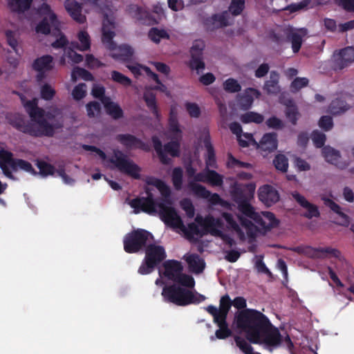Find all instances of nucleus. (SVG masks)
I'll use <instances>...</instances> for the list:
<instances>
[{
    "label": "nucleus",
    "mask_w": 354,
    "mask_h": 354,
    "mask_svg": "<svg viewBox=\"0 0 354 354\" xmlns=\"http://www.w3.org/2000/svg\"><path fill=\"white\" fill-rule=\"evenodd\" d=\"M146 182L147 196L133 199L129 202L134 214L141 211L149 214H157L166 225L186 233L190 241H197L203 234L207 233L225 239L221 230L222 222L211 216L205 218L197 217L196 221L200 226L191 223L186 228L180 216L171 206L169 198L171 190L169 186L163 181L151 177L148 178Z\"/></svg>",
    "instance_id": "obj_1"
},
{
    "label": "nucleus",
    "mask_w": 354,
    "mask_h": 354,
    "mask_svg": "<svg viewBox=\"0 0 354 354\" xmlns=\"http://www.w3.org/2000/svg\"><path fill=\"white\" fill-rule=\"evenodd\" d=\"M233 326L251 343L262 345L270 351L278 347L282 341L278 328L257 310L245 309L237 313Z\"/></svg>",
    "instance_id": "obj_2"
},
{
    "label": "nucleus",
    "mask_w": 354,
    "mask_h": 354,
    "mask_svg": "<svg viewBox=\"0 0 354 354\" xmlns=\"http://www.w3.org/2000/svg\"><path fill=\"white\" fill-rule=\"evenodd\" d=\"M37 99L24 102L31 121L26 123L19 114L10 115L8 120L19 131L35 136H52L62 127L63 115L60 109L51 107L47 112L37 106Z\"/></svg>",
    "instance_id": "obj_3"
},
{
    "label": "nucleus",
    "mask_w": 354,
    "mask_h": 354,
    "mask_svg": "<svg viewBox=\"0 0 354 354\" xmlns=\"http://www.w3.org/2000/svg\"><path fill=\"white\" fill-rule=\"evenodd\" d=\"M163 266L164 275L166 277L185 287L176 285L164 287L162 295L165 300L178 306H186L205 300L203 295L194 294L191 290L187 289L193 288L195 281L192 277L182 273L183 266L180 262L170 260L165 262Z\"/></svg>",
    "instance_id": "obj_4"
},
{
    "label": "nucleus",
    "mask_w": 354,
    "mask_h": 354,
    "mask_svg": "<svg viewBox=\"0 0 354 354\" xmlns=\"http://www.w3.org/2000/svg\"><path fill=\"white\" fill-rule=\"evenodd\" d=\"M101 10L103 15L102 39L104 45L111 50V55L113 58L124 61L127 60L133 54V49L127 45L116 46L112 40L115 36V12H116V9L106 6L102 8Z\"/></svg>",
    "instance_id": "obj_5"
},
{
    "label": "nucleus",
    "mask_w": 354,
    "mask_h": 354,
    "mask_svg": "<svg viewBox=\"0 0 354 354\" xmlns=\"http://www.w3.org/2000/svg\"><path fill=\"white\" fill-rule=\"evenodd\" d=\"M83 149L99 157L106 167L116 168L122 173L136 179L140 178V168L122 152L114 151L113 156L108 159L105 153L96 147L85 145H83Z\"/></svg>",
    "instance_id": "obj_6"
},
{
    "label": "nucleus",
    "mask_w": 354,
    "mask_h": 354,
    "mask_svg": "<svg viewBox=\"0 0 354 354\" xmlns=\"http://www.w3.org/2000/svg\"><path fill=\"white\" fill-rule=\"evenodd\" d=\"M169 131L172 139L175 140L165 145L164 148H162V143L158 138H153L154 149L163 164H168L169 162L170 159L167 156V153L171 156H178L179 155L178 140L182 137V131L178 122V113L176 106H171L170 109Z\"/></svg>",
    "instance_id": "obj_7"
},
{
    "label": "nucleus",
    "mask_w": 354,
    "mask_h": 354,
    "mask_svg": "<svg viewBox=\"0 0 354 354\" xmlns=\"http://www.w3.org/2000/svg\"><path fill=\"white\" fill-rule=\"evenodd\" d=\"M38 12L43 16V19L36 27L37 32L46 35L53 32L56 36V40L52 42V46L55 48L64 47L67 43V39L59 30V21L55 13L46 3L41 4L38 8Z\"/></svg>",
    "instance_id": "obj_8"
},
{
    "label": "nucleus",
    "mask_w": 354,
    "mask_h": 354,
    "mask_svg": "<svg viewBox=\"0 0 354 354\" xmlns=\"http://www.w3.org/2000/svg\"><path fill=\"white\" fill-rule=\"evenodd\" d=\"M198 182L207 183L213 186H221L223 178L215 171L206 168L205 171L197 173L193 179L188 180L187 188L190 192L197 196H207L209 195V191L198 184Z\"/></svg>",
    "instance_id": "obj_9"
},
{
    "label": "nucleus",
    "mask_w": 354,
    "mask_h": 354,
    "mask_svg": "<svg viewBox=\"0 0 354 354\" xmlns=\"http://www.w3.org/2000/svg\"><path fill=\"white\" fill-rule=\"evenodd\" d=\"M0 167L4 175L10 178H12V170H23L33 175L37 174L29 162L21 159H13L12 153L4 149L0 150Z\"/></svg>",
    "instance_id": "obj_10"
},
{
    "label": "nucleus",
    "mask_w": 354,
    "mask_h": 354,
    "mask_svg": "<svg viewBox=\"0 0 354 354\" xmlns=\"http://www.w3.org/2000/svg\"><path fill=\"white\" fill-rule=\"evenodd\" d=\"M239 208L242 213L252 218L263 230H270L277 225V221L274 214L270 212H256L248 203L239 204Z\"/></svg>",
    "instance_id": "obj_11"
},
{
    "label": "nucleus",
    "mask_w": 354,
    "mask_h": 354,
    "mask_svg": "<svg viewBox=\"0 0 354 354\" xmlns=\"http://www.w3.org/2000/svg\"><path fill=\"white\" fill-rule=\"evenodd\" d=\"M152 238L151 234L144 230H137L127 234L124 239V249L127 252H136Z\"/></svg>",
    "instance_id": "obj_12"
},
{
    "label": "nucleus",
    "mask_w": 354,
    "mask_h": 354,
    "mask_svg": "<svg viewBox=\"0 0 354 354\" xmlns=\"http://www.w3.org/2000/svg\"><path fill=\"white\" fill-rule=\"evenodd\" d=\"M204 46L203 41L197 40L194 42L190 50L192 59L189 66L192 70H195L198 74L203 72L205 67L202 57V51Z\"/></svg>",
    "instance_id": "obj_13"
},
{
    "label": "nucleus",
    "mask_w": 354,
    "mask_h": 354,
    "mask_svg": "<svg viewBox=\"0 0 354 354\" xmlns=\"http://www.w3.org/2000/svg\"><path fill=\"white\" fill-rule=\"evenodd\" d=\"M232 305V301L228 295H225L220 299L219 308L214 306L207 307V311L211 314L214 319H226L227 315Z\"/></svg>",
    "instance_id": "obj_14"
},
{
    "label": "nucleus",
    "mask_w": 354,
    "mask_h": 354,
    "mask_svg": "<svg viewBox=\"0 0 354 354\" xmlns=\"http://www.w3.org/2000/svg\"><path fill=\"white\" fill-rule=\"evenodd\" d=\"M259 200L266 206L270 207L279 201L278 191L271 185H264L258 189Z\"/></svg>",
    "instance_id": "obj_15"
},
{
    "label": "nucleus",
    "mask_w": 354,
    "mask_h": 354,
    "mask_svg": "<svg viewBox=\"0 0 354 354\" xmlns=\"http://www.w3.org/2000/svg\"><path fill=\"white\" fill-rule=\"evenodd\" d=\"M287 39L292 44V48L294 53H297L302 44V38L307 34L304 28L297 29L292 27H287L283 29Z\"/></svg>",
    "instance_id": "obj_16"
},
{
    "label": "nucleus",
    "mask_w": 354,
    "mask_h": 354,
    "mask_svg": "<svg viewBox=\"0 0 354 354\" xmlns=\"http://www.w3.org/2000/svg\"><path fill=\"white\" fill-rule=\"evenodd\" d=\"M64 8L71 17L79 24L86 21V16L82 14V6L75 0H66Z\"/></svg>",
    "instance_id": "obj_17"
},
{
    "label": "nucleus",
    "mask_w": 354,
    "mask_h": 354,
    "mask_svg": "<svg viewBox=\"0 0 354 354\" xmlns=\"http://www.w3.org/2000/svg\"><path fill=\"white\" fill-rule=\"evenodd\" d=\"M255 147L260 150L263 156H266L268 153L277 149V135L272 133L265 134L259 143L257 142V145H255Z\"/></svg>",
    "instance_id": "obj_18"
},
{
    "label": "nucleus",
    "mask_w": 354,
    "mask_h": 354,
    "mask_svg": "<svg viewBox=\"0 0 354 354\" xmlns=\"http://www.w3.org/2000/svg\"><path fill=\"white\" fill-rule=\"evenodd\" d=\"M322 155L326 161L339 168L344 169L348 165L345 161L342 160L339 152L329 146L323 148Z\"/></svg>",
    "instance_id": "obj_19"
},
{
    "label": "nucleus",
    "mask_w": 354,
    "mask_h": 354,
    "mask_svg": "<svg viewBox=\"0 0 354 354\" xmlns=\"http://www.w3.org/2000/svg\"><path fill=\"white\" fill-rule=\"evenodd\" d=\"M335 67L342 69L354 62V48L347 47L334 55Z\"/></svg>",
    "instance_id": "obj_20"
},
{
    "label": "nucleus",
    "mask_w": 354,
    "mask_h": 354,
    "mask_svg": "<svg viewBox=\"0 0 354 354\" xmlns=\"http://www.w3.org/2000/svg\"><path fill=\"white\" fill-rule=\"evenodd\" d=\"M292 198L306 210L304 216L308 218L317 217L319 215L318 208L316 205L308 202L306 198L298 192L292 193Z\"/></svg>",
    "instance_id": "obj_21"
},
{
    "label": "nucleus",
    "mask_w": 354,
    "mask_h": 354,
    "mask_svg": "<svg viewBox=\"0 0 354 354\" xmlns=\"http://www.w3.org/2000/svg\"><path fill=\"white\" fill-rule=\"evenodd\" d=\"M145 257L148 258L149 261L152 262L156 266L165 259L166 254L163 247L151 244L146 249Z\"/></svg>",
    "instance_id": "obj_22"
},
{
    "label": "nucleus",
    "mask_w": 354,
    "mask_h": 354,
    "mask_svg": "<svg viewBox=\"0 0 354 354\" xmlns=\"http://www.w3.org/2000/svg\"><path fill=\"white\" fill-rule=\"evenodd\" d=\"M33 68L39 73L37 79L41 80L44 73L53 68V57L50 55H44L37 59L33 63Z\"/></svg>",
    "instance_id": "obj_23"
},
{
    "label": "nucleus",
    "mask_w": 354,
    "mask_h": 354,
    "mask_svg": "<svg viewBox=\"0 0 354 354\" xmlns=\"http://www.w3.org/2000/svg\"><path fill=\"white\" fill-rule=\"evenodd\" d=\"M117 140L129 149L140 148L145 150L147 149V147L142 141L130 134L118 135Z\"/></svg>",
    "instance_id": "obj_24"
},
{
    "label": "nucleus",
    "mask_w": 354,
    "mask_h": 354,
    "mask_svg": "<svg viewBox=\"0 0 354 354\" xmlns=\"http://www.w3.org/2000/svg\"><path fill=\"white\" fill-rule=\"evenodd\" d=\"M183 259L187 263L189 270L196 274L201 273L205 268V263L204 261L196 254H186Z\"/></svg>",
    "instance_id": "obj_25"
},
{
    "label": "nucleus",
    "mask_w": 354,
    "mask_h": 354,
    "mask_svg": "<svg viewBox=\"0 0 354 354\" xmlns=\"http://www.w3.org/2000/svg\"><path fill=\"white\" fill-rule=\"evenodd\" d=\"M279 74L275 71H272L270 74V79L267 80L263 88L268 94H277L280 91L279 86Z\"/></svg>",
    "instance_id": "obj_26"
},
{
    "label": "nucleus",
    "mask_w": 354,
    "mask_h": 354,
    "mask_svg": "<svg viewBox=\"0 0 354 354\" xmlns=\"http://www.w3.org/2000/svg\"><path fill=\"white\" fill-rule=\"evenodd\" d=\"M143 99L147 106V107L151 111V112L158 118V112L156 106V95L152 91V88L145 87Z\"/></svg>",
    "instance_id": "obj_27"
},
{
    "label": "nucleus",
    "mask_w": 354,
    "mask_h": 354,
    "mask_svg": "<svg viewBox=\"0 0 354 354\" xmlns=\"http://www.w3.org/2000/svg\"><path fill=\"white\" fill-rule=\"evenodd\" d=\"M102 103L104 104L106 111L113 118H119L122 115V111L119 105L111 100L109 97H103Z\"/></svg>",
    "instance_id": "obj_28"
},
{
    "label": "nucleus",
    "mask_w": 354,
    "mask_h": 354,
    "mask_svg": "<svg viewBox=\"0 0 354 354\" xmlns=\"http://www.w3.org/2000/svg\"><path fill=\"white\" fill-rule=\"evenodd\" d=\"M32 0H8V6L10 10L21 12L28 10Z\"/></svg>",
    "instance_id": "obj_29"
},
{
    "label": "nucleus",
    "mask_w": 354,
    "mask_h": 354,
    "mask_svg": "<svg viewBox=\"0 0 354 354\" xmlns=\"http://www.w3.org/2000/svg\"><path fill=\"white\" fill-rule=\"evenodd\" d=\"M285 104L286 106L285 114L287 119L292 124H296L297 121L299 118V113L298 112L297 106L291 100H288L286 103H285Z\"/></svg>",
    "instance_id": "obj_30"
},
{
    "label": "nucleus",
    "mask_w": 354,
    "mask_h": 354,
    "mask_svg": "<svg viewBox=\"0 0 354 354\" xmlns=\"http://www.w3.org/2000/svg\"><path fill=\"white\" fill-rule=\"evenodd\" d=\"M77 38L79 43L75 46L74 44H72L73 47H75L81 51L89 49L91 46L90 37L86 31H80L77 35Z\"/></svg>",
    "instance_id": "obj_31"
},
{
    "label": "nucleus",
    "mask_w": 354,
    "mask_h": 354,
    "mask_svg": "<svg viewBox=\"0 0 354 354\" xmlns=\"http://www.w3.org/2000/svg\"><path fill=\"white\" fill-rule=\"evenodd\" d=\"M214 322L218 325L219 329L216 330L215 335L218 339H225L231 335V331L228 328L225 319H214Z\"/></svg>",
    "instance_id": "obj_32"
},
{
    "label": "nucleus",
    "mask_w": 354,
    "mask_h": 354,
    "mask_svg": "<svg viewBox=\"0 0 354 354\" xmlns=\"http://www.w3.org/2000/svg\"><path fill=\"white\" fill-rule=\"evenodd\" d=\"M66 57L71 60L72 64H78L83 60L82 55L77 53L71 48H68L64 50V55L60 59L61 64L64 65L66 64Z\"/></svg>",
    "instance_id": "obj_33"
},
{
    "label": "nucleus",
    "mask_w": 354,
    "mask_h": 354,
    "mask_svg": "<svg viewBox=\"0 0 354 354\" xmlns=\"http://www.w3.org/2000/svg\"><path fill=\"white\" fill-rule=\"evenodd\" d=\"M148 36L152 41L156 44L159 43L161 39L169 38V35L165 30L158 28H151L149 31Z\"/></svg>",
    "instance_id": "obj_34"
},
{
    "label": "nucleus",
    "mask_w": 354,
    "mask_h": 354,
    "mask_svg": "<svg viewBox=\"0 0 354 354\" xmlns=\"http://www.w3.org/2000/svg\"><path fill=\"white\" fill-rule=\"evenodd\" d=\"M214 21L216 27H223L230 25L232 22V18L230 17V12L225 11L222 14L214 15Z\"/></svg>",
    "instance_id": "obj_35"
},
{
    "label": "nucleus",
    "mask_w": 354,
    "mask_h": 354,
    "mask_svg": "<svg viewBox=\"0 0 354 354\" xmlns=\"http://www.w3.org/2000/svg\"><path fill=\"white\" fill-rule=\"evenodd\" d=\"M79 79H82L84 80H92V75L85 69L79 67H75L72 71L71 80L73 82H76Z\"/></svg>",
    "instance_id": "obj_36"
},
{
    "label": "nucleus",
    "mask_w": 354,
    "mask_h": 354,
    "mask_svg": "<svg viewBox=\"0 0 354 354\" xmlns=\"http://www.w3.org/2000/svg\"><path fill=\"white\" fill-rule=\"evenodd\" d=\"M234 341L236 342V346L245 354H261L259 353L254 352L251 345L243 337L236 336L234 337Z\"/></svg>",
    "instance_id": "obj_37"
},
{
    "label": "nucleus",
    "mask_w": 354,
    "mask_h": 354,
    "mask_svg": "<svg viewBox=\"0 0 354 354\" xmlns=\"http://www.w3.org/2000/svg\"><path fill=\"white\" fill-rule=\"evenodd\" d=\"M348 109V106L341 100H333L329 107L330 112L334 115L344 113Z\"/></svg>",
    "instance_id": "obj_38"
},
{
    "label": "nucleus",
    "mask_w": 354,
    "mask_h": 354,
    "mask_svg": "<svg viewBox=\"0 0 354 354\" xmlns=\"http://www.w3.org/2000/svg\"><path fill=\"white\" fill-rule=\"evenodd\" d=\"M273 164L276 169L281 172H286L288 167V158L283 154H278L273 160Z\"/></svg>",
    "instance_id": "obj_39"
},
{
    "label": "nucleus",
    "mask_w": 354,
    "mask_h": 354,
    "mask_svg": "<svg viewBox=\"0 0 354 354\" xmlns=\"http://www.w3.org/2000/svg\"><path fill=\"white\" fill-rule=\"evenodd\" d=\"M205 146L207 149L206 168L214 167L215 165L214 153L208 139L205 140Z\"/></svg>",
    "instance_id": "obj_40"
},
{
    "label": "nucleus",
    "mask_w": 354,
    "mask_h": 354,
    "mask_svg": "<svg viewBox=\"0 0 354 354\" xmlns=\"http://www.w3.org/2000/svg\"><path fill=\"white\" fill-rule=\"evenodd\" d=\"M241 120L244 123L255 122L261 123L263 121V117L254 112H248L241 115Z\"/></svg>",
    "instance_id": "obj_41"
},
{
    "label": "nucleus",
    "mask_w": 354,
    "mask_h": 354,
    "mask_svg": "<svg viewBox=\"0 0 354 354\" xmlns=\"http://www.w3.org/2000/svg\"><path fill=\"white\" fill-rule=\"evenodd\" d=\"M111 79L114 82L120 84L124 86H129L131 84V79L118 71H113L111 73Z\"/></svg>",
    "instance_id": "obj_42"
},
{
    "label": "nucleus",
    "mask_w": 354,
    "mask_h": 354,
    "mask_svg": "<svg viewBox=\"0 0 354 354\" xmlns=\"http://www.w3.org/2000/svg\"><path fill=\"white\" fill-rule=\"evenodd\" d=\"M37 166L39 169V174L42 176L53 175L55 171V168L52 165L44 161H37Z\"/></svg>",
    "instance_id": "obj_43"
},
{
    "label": "nucleus",
    "mask_w": 354,
    "mask_h": 354,
    "mask_svg": "<svg viewBox=\"0 0 354 354\" xmlns=\"http://www.w3.org/2000/svg\"><path fill=\"white\" fill-rule=\"evenodd\" d=\"M245 0H232L229 7V12L232 15L241 14L244 8Z\"/></svg>",
    "instance_id": "obj_44"
},
{
    "label": "nucleus",
    "mask_w": 354,
    "mask_h": 354,
    "mask_svg": "<svg viewBox=\"0 0 354 354\" xmlns=\"http://www.w3.org/2000/svg\"><path fill=\"white\" fill-rule=\"evenodd\" d=\"M223 88L227 92L236 93L241 90V86L236 80L229 78L223 83Z\"/></svg>",
    "instance_id": "obj_45"
},
{
    "label": "nucleus",
    "mask_w": 354,
    "mask_h": 354,
    "mask_svg": "<svg viewBox=\"0 0 354 354\" xmlns=\"http://www.w3.org/2000/svg\"><path fill=\"white\" fill-rule=\"evenodd\" d=\"M172 181L176 189H180L183 184V170L180 167L175 168L172 173Z\"/></svg>",
    "instance_id": "obj_46"
},
{
    "label": "nucleus",
    "mask_w": 354,
    "mask_h": 354,
    "mask_svg": "<svg viewBox=\"0 0 354 354\" xmlns=\"http://www.w3.org/2000/svg\"><path fill=\"white\" fill-rule=\"evenodd\" d=\"M237 139L239 145L243 147H248L250 145H252L255 147V145H257V142L253 139L252 135L250 133L239 135V136L237 137Z\"/></svg>",
    "instance_id": "obj_47"
},
{
    "label": "nucleus",
    "mask_w": 354,
    "mask_h": 354,
    "mask_svg": "<svg viewBox=\"0 0 354 354\" xmlns=\"http://www.w3.org/2000/svg\"><path fill=\"white\" fill-rule=\"evenodd\" d=\"M185 107L189 115L192 118H197L201 115V109L199 106L194 102H186Z\"/></svg>",
    "instance_id": "obj_48"
},
{
    "label": "nucleus",
    "mask_w": 354,
    "mask_h": 354,
    "mask_svg": "<svg viewBox=\"0 0 354 354\" xmlns=\"http://www.w3.org/2000/svg\"><path fill=\"white\" fill-rule=\"evenodd\" d=\"M86 94V86L85 84H79L72 91V95L76 100H79L85 97Z\"/></svg>",
    "instance_id": "obj_49"
},
{
    "label": "nucleus",
    "mask_w": 354,
    "mask_h": 354,
    "mask_svg": "<svg viewBox=\"0 0 354 354\" xmlns=\"http://www.w3.org/2000/svg\"><path fill=\"white\" fill-rule=\"evenodd\" d=\"M308 84V80L306 77H297L290 84V89L293 92H297L299 89L306 86Z\"/></svg>",
    "instance_id": "obj_50"
},
{
    "label": "nucleus",
    "mask_w": 354,
    "mask_h": 354,
    "mask_svg": "<svg viewBox=\"0 0 354 354\" xmlns=\"http://www.w3.org/2000/svg\"><path fill=\"white\" fill-rule=\"evenodd\" d=\"M322 200H323L324 204L327 207H328L332 211L337 213L342 218L346 217V214L342 212L341 207L337 204H336L334 201H333L331 199L326 198V197H322Z\"/></svg>",
    "instance_id": "obj_51"
},
{
    "label": "nucleus",
    "mask_w": 354,
    "mask_h": 354,
    "mask_svg": "<svg viewBox=\"0 0 354 354\" xmlns=\"http://www.w3.org/2000/svg\"><path fill=\"white\" fill-rule=\"evenodd\" d=\"M87 114L89 117L97 116L100 112V104L96 102H92L86 105Z\"/></svg>",
    "instance_id": "obj_52"
},
{
    "label": "nucleus",
    "mask_w": 354,
    "mask_h": 354,
    "mask_svg": "<svg viewBox=\"0 0 354 354\" xmlns=\"http://www.w3.org/2000/svg\"><path fill=\"white\" fill-rule=\"evenodd\" d=\"M242 226L245 229L246 233L250 236H254L257 234V226H254L250 221L241 218Z\"/></svg>",
    "instance_id": "obj_53"
},
{
    "label": "nucleus",
    "mask_w": 354,
    "mask_h": 354,
    "mask_svg": "<svg viewBox=\"0 0 354 354\" xmlns=\"http://www.w3.org/2000/svg\"><path fill=\"white\" fill-rule=\"evenodd\" d=\"M312 140L317 147H322L326 140V136L323 133L319 131H314L312 133Z\"/></svg>",
    "instance_id": "obj_54"
},
{
    "label": "nucleus",
    "mask_w": 354,
    "mask_h": 354,
    "mask_svg": "<svg viewBox=\"0 0 354 354\" xmlns=\"http://www.w3.org/2000/svg\"><path fill=\"white\" fill-rule=\"evenodd\" d=\"M156 266L152 262L149 261L148 258L145 257L144 262L140 266L138 272L141 274H146L150 273Z\"/></svg>",
    "instance_id": "obj_55"
},
{
    "label": "nucleus",
    "mask_w": 354,
    "mask_h": 354,
    "mask_svg": "<svg viewBox=\"0 0 354 354\" xmlns=\"http://www.w3.org/2000/svg\"><path fill=\"white\" fill-rule=\"evenodd\" d=\"M55 94V89L48 84H45L41 88V97L45 100H50Z\"/></svg>",
    "instance_id": "obj_56"
},
{
    "label": "nucleus",
    "mask_w": 354,
    "mask_h": 354,
    "mask_svg": "<svg viewBox=\"0 0 354 354\" xmlns=\"http://www.w3.org/2000/svg\"><path fill=\"white\" fill-rule=\"evenodd\" d=\"M266 124L269 128L274 129H281L284 127L283 122L274 116L267 120Z\"/></svg>",
    "instance_id": "obj_57"
},
{
    "label": "nucleus",
    "mask_w": 354,
    "mask_h": 354,
    "mask_svg": "<svg viewBox=\"0 0 354 354\" xmlns=\"http://www.w3.org/2000/svg\"><path fill=\"white\" fill-rule=\"evenodd\" d=\"M252 103L253 97L248 93H246V91H245L244 95L241 97L239 101L241 107L243 109H248L252 106Z\"/></svg>",
    "instance_id": "obj_58"
},
{
    "label": "nucleus",
    "mask_w": 354,
    "mask_h": 354,
    "mask_svg": "<svg viewBox=\"0 0 354 354\" xmlns=\"http://www.w3.org/2000/svg\"><path fill=\"white\" fill-rule=\"evenodd\" d=\"M200 197L208 199L209 201L211 202L214 205L220 204L222 206L227 205V203L226 202L223 201L220 198L218 194H212L209 191V195L208 196H200Z\"/></svg>",
    "instance_id": "obj_59"
},
{
    "label": "nucleus",
    "mask_w": 354,
    "mask_h": 354,
    "mask_svg": "<svg viewBox=\"0 0 354 354\" xmlns=\"http://www.w3.org/2000/svg\"><path fill=\"white\" fill-rule=\"evenodd\" d=\"M181 207L185 211L189 217H193L194 215V208L192 202L188 199H185L180 203Z\"/></svg>",
    "instance_id": "obj_60"
},
{
    "label": "nucleus",
    "mask_w": 354,
    "mask_h": 354,
    "mask_svg": "<svg viewBox=\"0 0 354 354\" xmlns=\"http://www.w3.org/2000/svg\"><path fill=\"white\" fill-rule=\"evenodd\" d=\"M316 252L321 253L319 257H324V254H330L336 258H339L340 257V252L332 248H318L316 250Z\"/></svg>",
    "instance_id": "obj_61"
},
{
    "label": "nucleus",
    "mask_w": 354,
    "mask_h": 354,
    "mask_svg": "<svg viewBox=\"0 0 354 354\" xmlns=\"http://www.w3.org/2000/svg\"><path fill=\"white\" fill-rule=\"evenodd\" d=\"M319 127L325 131L330 130L333 127L332 118L329 116H323L319 122Z\"/></svg>",
    "instance_id": "obj_62"
},
{
    "label": "nucleus",
    "mask_w": 354,
    "mask_h": 354,
    "mask_svg": "<svg viewBox=\"0 0 354 354\" xmlns=\"http://www.w3.org/2000/svg\"><path fill=\"white\" fill-rule=\"evenodd\" d=\"M126 67L136 76L141 74V71L143 70V66L137 63L128 62Z\"/></svg>",
    "instance_id": "obj_63"
},
{
    "label": "nucleus",
    "mask_w": 354,
    "mask_h": 354,
    "mask_svg": "<svg viewBox=\"0 0 354 354\" xmlns=\"http://www.w3.org/2000/svg\"><path fill=\"white\" fill-rule=\"evenodd\" d=\"M105 89L102 86L95 84L93 86L92 89V95L95 97L100 98L101 100L103 97H106L104 96Z\"/></svg>",
    "instance_id": "obj_64"
}]
</instances>
